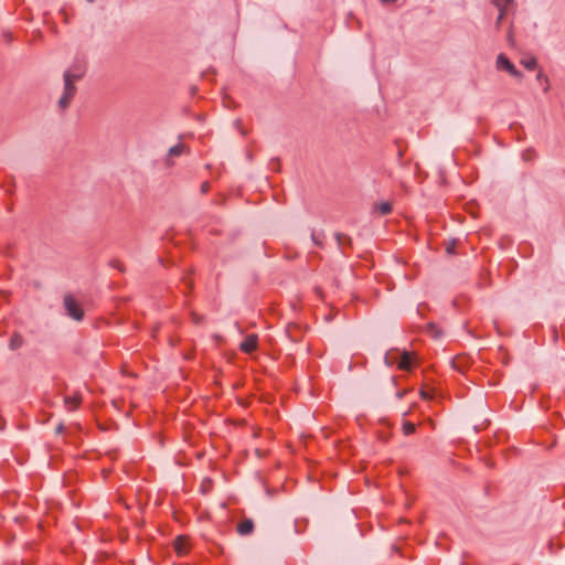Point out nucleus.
<instances>
[{
    "instance_id": "nucleus-1",
    "label": "nucleus",
    "mask_w": 565,
    "mask_h": 565,
    "mask_svg": "<svg viewBox=\"0 0 565 565\" xmlns=\"http://www.w3.org/2000/svg\"><path fill=\"white\" fill-rule=\"evenodd\" d=\"M86 74V64L76 58L63 73L64 88L57 105L61 109L68 107L73 96L76 93L75 82L82 79Z\"/></svg>"
},
{
    "instance_id": "nucleus-2",
    "label": "nucleus",
    "mask_w": 565,
    "mask_h": 565,
    "mask_svg": "<svg viewBox=\"0 0 565 565\" xmlns=\"http://www.w3.org/2000/svg\"><path fill=\"white\" fill-rule=\"evenodd\" d=\"M63 306H64L66 315L70 318H72L76 321L83 320L84 311H83L81 305L77 302V300L72 295L64 296Z\"/></svg>"
},
{
    "instance_id": "nucleus-3",
    "label": "nucleus",
    "mask_w": 565,
    "mask_h": 565,
    "mask_svg": "<svg viewBox=\"0 0 565 565\" xmlns=\"http://www.w3.org/2000/svg\"><path fill=\"white\" fill-rule=\"evenodd\" d=\"M384 359L387 365L397 363L401 370H408L413 361L412 355L406 351L403 353L396 352L395 354L386 353Z\"/></svg>"
},
{
    "instance_id": "nucleus-4",
    "label": "nucleus",
    "mask_w": 565,
    "mask_h": 565,
    "mask_svg": "<svg viewBox=\"0 0 565 565\" xmlns=\"http://www.w3.org/2000/svg\"><path fill=\"white\" fill-rule=\"evenodd\" d=\"M497 68L508 72L513 77H522V73L514 66V64L507 57L505 54L500 53L495 61Z\"/></svg>"
},
{
    "instance_id": "nucleus-5",
    "label": "nucleus",
    "mask_w": 565,
    "mask_h": 565,
    "mask_svg": "<svg viewBox=\"0 0 565 565\" xmlns=\"http://www.w3.org/2000/svg\"><path fill=\"white\" fill-rule=\"evenodd\" d=\"M514 0H490V2L498 9L499 14L495 20V26L499 29L501 22L504 18L505 11L509 6L513 3Z\"/></svg>"
},
{
    "instance_id": "nucleus-6",
    "label": "nucleus",
    "mask_w": 565,
    "mask_h": 565,
    "mask_svg": "<svg viewBox=\"0 0 565 565\" xmlns=\"http://www.w3.org/2000/svg\"><path fill=\"white\" fill-rule=\"evenodd\" d=\"M258 337L256 334H248L239 344V349L245 353H250L257 348Z\"/></svg>"
},
{
    "instance_id": "nucleus-7",
    "label": "nucleus",
    "mask_w": 565,
    "mask_h": 565,
    "mask_svg": "<svg viewBox=\"0 0 565 565\" xmlns=\"http://www.w3.org/2000/svg\"><path fill=\"white\" fill-rule=\"evenodd\" d=\"M254 530V522L250 519H244L237 526V532L245 536L253 532Z\"/></svg>"
},
{
    "instance_id": "nucleus-8",
    "label": "nucleus",
    "mask_w": 565,
    "mask_h": 565,
    "mask_svg": "<svg viewBox=\"0 0 565 565\" xmlns=\"http://www.w3.org/2000/svg\"><path fill=\"white\" fill-rule=\"evenodd\" d=\"M22 345H23V338L19 333H14L9 341L10 350H12V351L18 350Z\"/></svg>"
},
{
    "instance_id": "nucleus-9",
    "label": "nucleus",
    "mask_w": 565,
    "mask_h": 565,
    "mask_svg": "<svg viewBox=\"0 0 565 565\" xmlns=\"http://www.w3.org/2000/svg\"><path fill=\"white\" fill-rule=\"evenodd\" d=\"M374 209L380 215H386L392 211V205L388 202H382L376 204Z\"/></svg>"
},
{
    "instance_id": "nucleus-10",
    "label": "nucleus",
    "mask_w": 565,
    "mask_h": 565,
    "mask_svg": "<svg viewBox=\"0 0 565 565\" xmlns=\"http://www.w3.org/2000/svg\"><path fill=\"white\" fill-rule=\"evenodd\" d=\"M64 403L66 405V407L68 408V411H72L74 408L77 407V405L79 404V397L77 396H65L64 398Z\"/></svg>"
},
{
    "instance_id": "nucleus-11",
    "label": "nucleus",
    "mask_w": 565,
    "mask_h": 565,
    "mask_svg": "<svg viewBox=\"0 0 565 565\" xmlns=\"http://www.w3.org/2000/svg\"><path fill=\"white\" fill-rule=\"evenodd\" d=\"M184 149H185L184 145L178 143V145L172 146L169 149L168 154L170 157H177V156H180L181 153H183Z\"/></svg>"
},
{
    "instance_id": "nucleus-12",
    "label": "nucleus",
    "mask_w": 565,
    "mask_h": 565,
    "mask_svg": "<svg viewBox=\"0 0 565 565\" xmlns=\"http://www.w3.org/2000/svg\"><path fill=\"white\" fill-rule=\"evenodd\" d=\"M522 65L530 70V71H533L536 68L537 66V62H536V58L534 57H530V58H526V60H522Z\"/></svg>"
},
{
    "instance_id": "nucleus-13",
    "label": "nucleus",
    "mask_w": 565,
    "mask_h": 565,
    "mask_svg": "<svg viewBox=\"0 0 565 565\" xmlns=\"http://www.w3.org/2000/svg\"><path fill=\"white\" fill-rule=\"evenodd\" d=\"M416 430V427L413 423L411 422H404L403 423V433L405 435H411V434H414Z\"/></svg>"
},
{
    "instance_id": "nucleus-14",
    "label": "nucleus",
    "mask_w": 565,
    "mask_h": 565,
    "mask_svg": "<svg viewBox=\"0 0 565 565\" xmlns=\"http://www.w3.org/2000/svg\"><path fill=\"white\" fill-rule=\"evenodd\" d=\"M427 328H428L429 333L434 338L438 339L440 337L441 332H440V330L437 328V326L435 323H433V322L428 323Z\"/></svg>"
},
{
    "instance_id": "nucleus-15",
    "label": "nucleus",
    "mask_w": 565,
    "mask_h": 565,
    "mask_svg": "<svg viewBox=\"0 0 565 565\" xmlns=\"http://www.w3.org/2000/svg\"><path fill=\"white\" fill-rule=\"evenodd\" d=\"M311 239H312V242H313L317 246H321V245H322V239H323V234H322V233H316V232H312V233H311Z\"/></svg>"
},
{
    "instance_id": "nucleus-16",
    "label": "nucleus",
    "mask_w": 565,
    "mask_h": 565,
    "mask_svg": "<svg viewBox=\"0 0 565 565\" xmlns=\"http://www.w3.org/2000/svg\"><path fill=\"white\" fill-rule=\"evenodd\" d=\"M335 238H337V242L339 244V246H342L344 243H349L350 242V237L341 234V233H335L334 234Z\"/></svg>"
},
{
    "instance_id": "nucleus-17",
    "label": "nucleus",
    "mask_w": 565,
    "mask_h": 565,
    "mask_svg": "<svg viewBox=\"0 0 565 565\" xmlns=\"http://www.w3.org/2000/svg\"><path fill=\"white\" fill-rule=\"evenodd\" d=\"M448 254H455V241L446 247Z\"/></svg>"
},
{
    "instance_id": "nucleus-18",
    "label": "nucleus",
    "mask_w": 565,
    "mask_h": 565,
    "mask_svg": "<svg viewBox=\"0 0 565 565\" xmlns=\"http://www.w3.org/2000/svg\"><path fill=\"white\" fill-rule=\"evenodd\" d=\"M420 396L423 399H429L431 398V395L426 391H420Z\"/></svg>"
},
{
    "instance_id": "nucleus-19",
    "label": "nucleus",
    "mask_w": 565,
    "mask_h": 565,
    "mask_svg": "<svg viewBox=\"0 0 565 565\" xmlns=\"http://www.w3.org/2000/svg\"><path fill=\"white\" fill-rule=\"evenodd\" d=\"M64 431V425L62 423H60L56 428H55V433L56 434H62Z\"/></svg>"
},
{
    "instance_id": "nucleus-20",
    "label": "nucleus",
    "mask_w": 565,
    "mask_h": 565,
    "mask_svg": "<svg viewBox=\"0 0 565 565\" xmlns=\"http://www.w3.org/2000/svg\"><path fill=\"white\" fill-rule=\"evenodd\" d=\"M202 320H203V318H202V317L196 316V315H194V316H193V321H194L195 323H198V324H199V323H201V322H202Z\"/></svg>"
},
{
    "instance_id": "nucleus-21",
    "label": "nucleus",
    "mask_w": 565,
    "mask_h": 565,
    "mask_svg": "<svg viewBox=\"0 0 565 565\" xmlns=\"http://www.w3.org/2000/svg\"><path fill=\"white\" fill-rule=\"evenodd\" d=\"M177 551H178L179 553H184V552H185V547H184L183 545H181V544H178V545H177Z\"/></svg>"
},
{
    "instance_id": "nucleus-22",
    "label": "nucleus",
    "mask_w": 565,
    "mask_h": 565,
    "mask_svg": "<svg viewBox=\"0 0 565 565\" xmlns=\"http://www.w3.org/2000/svg\"><path fill=\"white\" fill-rule=\"evenodd\" d=\"M207 189H209V184L207 183H203L202 186H201L202 192H206Z\"/></svg>"
},
{
    "instance_id": "nucleus-23",
    "label": "nucleus",
    "mask_w": 565,
    "mask_h": 565,
    "mask_svg": "<svg viewBox=\"0 0 565 565\" xmlns=\"http://www.w3.org/2000/svg\"><path fill=\"white\" fill-rule=\"evenodd\" d=\"M403 396H404V392H397V393H396V397H397L398 399H401Z\"/></svg>"
},
{
    "instance_id": "nucleus-24",
    "label": "nucleus",
    "mask_w": 565,
    "mask_h": 565,
    "mask_svg": "<svg viewBox=\"0 0 565 565\" xmlns=\"http://www.w3.org/2000/svg\"><path fill=\"white\" fill-rule=\"evenodd\" d=\"M543 78H544V79H546V78H545V76H544L542 73H539V74H537V79H539V81H541V79H543Z\"/></svg>"
},
{
    "instance_id": "nucleus-25",
    "label": "nucleus",
    "mask_w": 565,
    "mask_h": 565,
    "mask_svg": "<svg viewBox=\"0 0 565 565\" xmlns=\"http://www.w3.org/2000/svg\"><path fill=\"white\" fill-rule=\"evenodd\" d=\"M383 3H393L395 2L396 0H381Z\"/></svg>"
},
{
    "instance_id": "nucleus-26",
    "label": "nucleus",
    "mask_w": 565,
    "mask_h": 565,
    "mask_svg": "<svg viewBox=\"0 0 565 565\" xmlns=\"http://www.w3.org/2000/svg\"><path fill=\"white\" fill-rule=\"evenodd\" d=\"M86 1L89 2V3H94L95 2V0H86Z\"/></svg>"
},
{
    "instance_id": "nucleus-27",
    "label": "nucleus",
    "mask_w": 565,
    "mask_h": 565,
    "mask_svg": "<svg viewBox=\"0 0 565 565\" xmlns=\"http://www.w3.org/2000/svg\"><path fill=\"white\" fill-rule=\"evenodd\" d=\"M0 430H3V427H2V426H0Z\"/></svg>"
}]
</instances>
